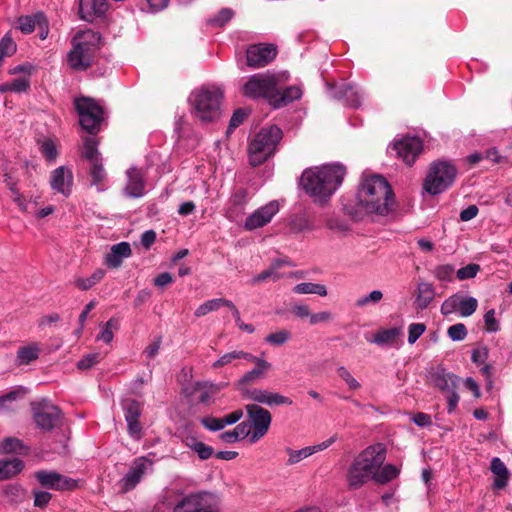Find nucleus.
Returning a JSON list of instances; mask_svg holds the SVG:
<instances>
[{
	"label": "nucleus",
	"mask_w": 512,
	"mask_h": 512,
	"mask_svg": "<svg viewBox=\"0 0 512 512\" xmlns=\"http://www.w3.org/2000/svg\"><path fill=\"white\" fill-rule=\"evenodd\" d=\"M345 175L346 168L340 163L310 167L303 171L300 185L314 203L323 206L341 186Z\"/></svg>",
	"instance_id": "1"
},
{
	"label": "nucleus",
	"mask_w": 512,
	"mask_h": 512,
	"mask_svg": "<svg viewBox=\"0 0 512 512\" xmlns=\"http://www.w3.org/2000/svg\"><path fill=\"white\" fill-rule=\"evenodd\" d=\"M356 206L367 214L388 215L394 206V194L381 175L363 174L356 192Z\"/></svg>",
	"instance_id": "2"
},
{
	"label": "nucleus",
	"mask_w": 512,
	"mask_h": 512,
	"mask_svg": "<svg viewBox=\"0 0 512 512\" xmlns=\"http://www.w3.org/2000/svg\"><path fill=\"white\" fill-rule=\"evenodd\" d=\"M386 460V447L381 444L368 446L361 451L348 468L346 479L350 489H359L369 480Z\"/></svg>",
	"instance_id": "3"
},
{
	"label": "nucleus",
	"mask_w": 512,
	"mask_h": 512,
	"mask_svg": "<svg viewBox=\"0 0 512 512\" xmlns=\"http://www.w3.org/2000/svg\"><path fill=\"white\" fill-rule=\"evenodd\" d=\"M224 92L220 87L205 85L194 89L188 98L191 114L202 123H212L221 116Z\"/></svg>",
	"instance_id": "4"
},
{
	"label": "nucleus",
	"mask_w": 512,
	"mask_h": 512,
	"mask_svg": "<svg viewBox=\"0 0 512 512\" xmlns=\"http://www.w3.org/2000/svg\"><path fill=\"white\" fill-rule=\"evenodd\" d=\"M100 40V34L91 29L78 31L71 41L72 48L67 55L69 67L76 71L88 69L100 47Z\"/></svg>",
	"instance_id": "5"
},
{
	"label": "nucleus",
	"mask_w": 512,
	"mask_h": 512,
	"mask_svg": "<svg viewBox=\"0 0 512 512\" xmlns=\"http://www.w3.org/2000/svg\"><path fill=\"white\" fill-rule=\"evenodd\" d=\"M282 138V131L276 125L262 128L249 144V161L253 166L265 162L274 152Z\"/></svg>",
	"instance_id": "6"
},
{
	"label": "nucleus",
	"mask_w": 512,
	"mask_h": 512,
	"mask_svg": "<svg viewBox=\"0 0 512 512\" xmlns=\"http://www.w3.org/2000/svg\"><path fill=\"white\" fill-rule=\"evenodd\" d=\"M457 169L449 161L431 163L423 187L430 195H438L450 188L456 178Z\"/></svg>",
	"instance_id": "7"
},
{
	"label": "nucleus",
	"mask_w": 512,
	"mask_h": 512,
	"mask_svg": "<svg viewBox=\"0 0 512 512\" xmlns=\"http://www.w3.org/2000/svg\"><path fill=\"white\" fill-rule=\"evenodd\" d=\"M284 75L265 72L254 74L242 85V93L251 99L264 98L272 106L275 87L279 86Z\"/></svg>",
	"instance_id": "8"
},
{
	"label": "nucleus",
	"mask_w": 512,
	"mask_h": 512,
	"mask_svg": "<svg viewBox=\"0 0 512 512\" xmlns=\"http://www.w3.org/2000/svg\"><path fill=\"white\" fill-rule=\"evenodd\" d=\"M75 107L79 114L80 125L88 133H96L103 121V109L93 99L81 97L75 100Z\"/></svg>",
	"instance_id": "9"
},
{
	"label": "nucleus",
	"mask_w": 512,
	"mask_h": 512,
	"mask_svg": "<svg viewBox=\"0 0 512 512\" xmlns=\"http://www.w3.org/2000/svg\"><path fill=\"white\" fill-rule=\"evenodd\" d=\"M32 414L36 426L44 431L58 427L62 418L61 410L47 399L32 403Z\"/></svg>",
	"instance_id": "10"
},
{
	"label": "nucleus",
	"mask_w": 512,
	"mask_h": 512,
	"mask_svg": "<svg viewBox=\"0 0 512 512\" xmlns=\"http://www.w3.org/2000/svg\"><path fill=\"white\" fill-rule=\"evenodd\" d=\"M154 471V461L147 456H139L132 460L127 473L121 478L123 492L133 490L142 479Z\"/></svg>",
	"instance_id": "11"
},
{
	"label": "nucleus",
	"mask_w": 512,
	"mask_h": 512,
	"mask_svg": "<svg viewBox=\"0 0 512 512\" xmlns=\"http://www.w3.org/2000/svg\"><path fill=\"white\" fill-rule=\"evenodd\" d=\"M245 409L249 423L253 428L250 443H256L267 434L272 422V416L267 409L257 404H247Z\"/></svg>",
	"instance_id": "12"
},
{
	"label": "nucleus",
	"mask_w": 512,
	"mask_h": 512,
	"mask_svg": "<svg viewBox=\"0 0 512 512\" xmlns=\"http://www.w3.org/2000/svg\"><path fill=\"white\" fill-rule=\"evenodd\" d=\"M389 149L406 165L412 166L423 151V141L417 136H403L395 139Z\"/></svg>",
	"instance_id": "13"
},
{
	"label": "nucleus",
	"mask_w": 512,
	"mask_h": 512,
	"mask_svg": "<svg viewBox=\"0 0 512 512\" xmlns=\"http://www.w3.org/2000/svg\"><path fill=\"white\" fill-rule=\"evenodd\" d=\"M279 211V201L272 200L249 214L245 219L243 227L247 231H254L262 228L269 224Z\"/></svg>",
	"instance_id": "14"
},
{
	"label": "nucleus",
	"mask_w": 512,
	"mask_h": 512,
	"mask_svg": "<svg viewBox=\"0 0 512 512\" xmlns=\"http://www.w3.org/2000/svg\"><path fill=\"white\" fill-rule=\"evenodd\" d=\"M122 409L129 436L133 440L139 441L143 436L142 425L139 421L142 413V403L135 399H125L122 402Z\"/></svg>",
	"instance_id": "15"
},
{
	"label": "nucleus",
	"mask_w": 512,
	"mask_h": 512,
	"mask_svg": "<svg viewBox=\"0 0 512 512\" xmlns=\"http://www.w3.org/2000/svg\"><path fill=\"white\" fill-rule=\"evenodd\" d=\"M217 503V498L209 492L190 494L178 502L174 512H202L205 508H211Z\"/></svg>",
	"instance_id": "16"
},
{
	"label": "nucleus",
	"mask_w": 512,
	"mask_h": 512,
	"mask_svg": "<svg viewBox=\"0 0 512 512\" xmlns=\"http://www.w3.org/2000/svg\"><path fill=\"white\" fill-rule=\"evenodd\" d=\"M34 476L41 486L57 491L73 490L78 485L77 480L66 477L56 471L39 470L35 472Z\"/></svg>",
	"instance_id": "17"
},
{
	"label": "nucleus",
	"mask_w": 512,
	"mask_h": 512,
	"mask_svg": "<svg viewBox=\"0 0 512 512\" xmlns=\"http://www.w3.org/2000/svg\"><path fill=\"white\" fill-rule=\"evenodd\" d=\"M277 54L276 46L272 44H255L246 51L247 64L251 68H260L269 64Z\"/></svg>",
	"instance_id": "18"
},
{
	"label": "nucleus",
	"mask_w": 512,
	"mask_h": 512,
	"mask_svg": "<svg viewBox=\"0 0 512 512\" xmlns=\"http://www.w3.org/2000/svg\"><path fill=\"white\" fill-rule=\"evenodd\" d=\"M328 88L331 98L342 100L352 108H358L361 105L363 91L358 86L342 83L339 85H328Z\"/></svg>",
	"instance_id": "19"
},
{
	"label": "nucleus",
	"mask_w": 512,
	"mask_h": 512,
	"mask_svg": "<svg viewBox=\"0 0 512 512\" xmlns=\"http://www.w3.org/2000/svg\"><path fill=\"white\" fill-rule=\"evenodd\" d=\"M146 173L136 166L126 171V184L123 193L128 198H141L146 194Z\"/></svg>",
	"instance_id": "20"
},
{
	"label": "nucleus",
	"mask_w": 512,
	"mask_h": 512,
	"mask_svg": "<svg viewBox=\"0 0 512 512\" xmlns=\"http://www.w3.org/2000/svg\"><path fill=\"white\" fill-rule=\"evenodd\" d=\"M49 182L55 193L61 194L65 198L72 194L74 177L70 168L66 166L57 167L51 172Z\"/></svg>",
	"instance_id": "21"
},
{
	"label": "nucleus",
	"mask_w": 512,
	"mask_h": 512,
	"mask_svg": "<svg viewBox=\"0 0 512 512\" xmlns=\"http://www.w3.org/2000/svg\"><path fill=\"white\" fill-rule=\"evenodd\" d=\"M243 396L256 403L264 404L267 406L293 404V401L289 397L265 389H248L243 392Z\"/></svg>",
	"instance_id": "22"
},
{
	"label": "nucleus",
	"mask_w": 512,
	"mask_h": 512,
	"mask_svg": "<svg viewBox=\"0 0 512 512\" xmlns=\"http://www.w3.org/2000/svg\"><path fill=\"white\" fill-rule=\"evenodd\" d=\"M250 199L251 195L247 189H235L228 200L225 216L231 221L236 220L237 216L244 213L245 207Z\"/></svg>",
	"instance_id": "23"
},
{
	"label": "nucleus",
	"mask_w": 512,
	"mask_h": 512,
	"mask_svg": "<svg viewBox=\"0 0 512 512\" xmlns=\"http://www.w3.org/2000/svg\"><path fill=\"white\" fill-rule=\"evenodd\" d=\"M337 440V436L333 435L327 440L313 446H307L299 450H293L291 448H286V452L289 456L287 460V465H295L299 463L301 460L313 455L316 452L322 451L330 447Z\"/></svg>",
	"instance_id": "24"
},
{
	"label": "nucleus",
	"mask_w": 512,
	"mask_h": 512,
	"mask_svg": "<svg viewBox=\"0 0 512 512\" xmlns=\"http://www.w3.org/2000/svg\"><path fill=\"white\" fill-rule=\"evenodd\" d=\"M108 9L107 0H80L79 15L80 18L92 22L95 18L101 17Z\"/></svg>",
	"instance_id": "25"
},
{
	"label": "nucleus",
	"mask_w": 512,
	"mask_h": 512,
	"mask_svg": "<svg viewBox=\"0 0 512 512\" xmlns=\"http://www.w3.org/2000/svg\"><path fill=\"white\" fill-rule=\"evenodd\" d=\"M132 254L130 244L128 242H120L114 244L110 251L105 255L104 263L109 268L116 269L121 266L124 259L129 258Z\"/></svg>",
	"instance_id": "26"
},
{
	"label": "nucleus",
	"mask_w": 512,
	"mask_h": 512,
	"mask_svg": "<svg viewBox=\"0 0 512 512\" xmlns=\"http://www.w3.org/2000/svg\"><path fill=\"white\" fill-rule=\"evenodd\" d=\"M253 360H247L255 364V367L246 372L239 380V385H248L255 383L257 380L263 378L265 374L271 369V364L263 358L252 355Z\"/></svg>",
	"instance_id": "27"
},
{
	"label": "nucleus",
	"mask_w": 512,
	"mask_h": 512,
	"mask_svg": "<svg viewBox=\"0 0 512 512\" xmlns=\"http://www.w3.org/2000/svg\"><path fill=\"white\" fill-rule=\"evenodd\" d=\"M302 95L303 91L299 85L287 87L282 92L278 89V86H276L274 97H272V107L275 109L284 107L295 100H299Z\"/></svg>",
	"instance_id": "28"
},
{
	"label": "nucleus",
	"mask_w": 512,
	"mask_h": 512,
	"mask_svg": "<svg viewBox=\"0 0 512 512\" xmlns=\"http://www.w3.org/2000/svg\"><path fill=\"white\" fill-rule=\"evenodd\" d=\"M459 378L453 374L446 372L444 369L437 370L433 375L435 387L440 389L444 394L456 390Z\"/></svg>",
	"instance_id": "29"
},
{
	"label": "nucleus",
	"mask_w": 512,
	"mask_h": 512,
	"mask_svg": "<svg viewBox=\"0 0 512 512\" xmlns=\"http://www.w3.org/2000/svg\"><path fill=\"white\" fill-rule=\"evenodd\" d=\"M40 354V346L36 342H31L20 347L16 353V364L18 366L28 365L38 359Z\"/></svg>",
	"instance_id": "30"
},
{
	"label": "nucleus",
	"mask_w": 512,
	"mask_h": 512,
	"mask_svg": "<svg viewBox=\"0 0 512 512\" xmlns=\"http://www.w3.org/2000/svg\"><path fill=\"white\" fill-rule=\"evenodd\" d=\"M490 468L492 473L495 475L493 487L495 489L504 488L508 483L509 477V472L504 462L500 458L494 457L491 460Z\"/></svg>",
	"instance_id": "31"
},
{
	"label": "nucleus",
	"mask_w": 512,
	"mask_h": 512,
	"mask_svg": "<svg viewBox=\"0 0 512 512\" xmlns=\"http://www.w3.org/2000/svg\"><path fill=\"white\" fill-rule=\"evenodd\" d=\"M435 295L433 286L428 282H421L417 286L416 304L418 308L425 309Z\"/></svg>",
	"instance_id": "32"
},
{
	"label": "nucleus",
	"mask_w": 512,
	"mask_h": 512,
	"mask_svg": "<svg viewBox=\"0 0 512 512\" xmlns=\"http://www.w3.org/2000/svg\"><path fill=\"white\" fill-rule=\"evenodd\" d=\"M400 473V469L393 464L381 465L374 473V481L379 484H385L395 479Z\"/></svg>",
	"instance_id": "33"
},
{
	"label": "nucleus",
	"mask_w": 512,
	"mask_h": 512,
	"mask_svg": "<svg viewBox=\"0 0 512 512\" xmlns=\"http://www.w3.org/2000/svg\"><path fill=\"white\" fill-rule=\"evenodd\" d=\"M23 469V462L18 459L0 460V480L8 479Z\"/></svg>",
	"instance_id": "34"
},
{
	"label": "nucleus",
	"mask_w": 512,
	"mask_h": 512,
	"mask_svg": "<svg viewBox=\"0 0 512 512\" xmlns=\"http://www.w3.org/2000/svg\"><path fill=\"white\" fill-rule=\"evenodd\" d=\"M401 334V329L392 327L389 329H382L375 333L372 343L379 346L392 344Z\"/></svg>",
	"instance_id": "35"
},
{
	"label": "nucleus",
	"mask_w": 512,
	"mask_h": 512,
	"mask_svg": "<svg viewBox=\"0 0 512 512\" xmlns=\"http://www.w3.org/2000/svg\"><path fill=\"white\" fill-rule=\"evenodd\" d=\"M238 359L253 360L251 353L244 352L242 350H234L223 354L220 358L213 362L212 367L214 369H218L220 367L229 365Z\"/></svg>",
	"instance_id": "36"
},
{
	"label": "nucleus",
	"mask_w": 512,
	"mask_h": 512,
	"mask_svg": "<svg viewBox=\"0 0 512 512\" xmlns=\"http://www.w3.org/2000/svg\"><path fill=\"white\" fill-rule=\"evenodd\" d=\"M90 175L92 178L91 185L97 187L98 192H103L106 187L103 185V182L106 179V172L101 161H96L91 163Z\"/></svg>",
	"instance_id": "37"
},
{
	"label": "nucleus",
	"mask_w": 512,
	"mask_h": 512,
	"mask_svg": "<svg viewBox=\"0 0 512 512\" xmlns=\"http://www.w3.org/2000/svg\"><path fill=\"white\" fill-rule=\"evenodd\" d=\"M293 292L296 294H317L319 296H326L327 289L323 284L302 282L293 287Z\"/></svg>",
	"instance_id": "38"
},
{
	"label": "nucleus",
	"mask_w": 512,
	"mask_h": 512,
	"mask_svg": "<svg viewBox=\"0 0 512 512\" xmlns=\"http://www.w3.org/2000/svg\"><path fill=\"white\" fill-rule=\"evenodd\" d=\"M30 88V78L28 76H22L20 78L14 79L11 82L4 83L0 85V92H15L21 93L25 92Z\"/></svg>",
	"instance_id": "39"
},
{
	"label": "nucleus",
	"mask_w": 512,
	"mask_h": 512,
	"mask_svg": "<svg viewBox=\"0 0 512 512\" xmlns=\"http://www.w3.org/2000/svg\"><path fill=\"white\" fill-rule=\"evenodd\" d=\"M45 22L44 15L39 13L34 16H21L18 18V29L25 34H29L34 31L36 24Z\"/></svg>",
	"instance_id": "40"
},
{
	"label": "nucleus",
	"mask_w": 512,
	"mask_h": 512,
	"mask_svg": "<svg viewBox=\"0 0 512 512\" xmlns=\"http://www.w3.org/2000/svg\"><path fill=\"white\" fill-rule=\"evenodd\" d=\"M105 274V270L99 268L96 269L89 277L76 279L75 284L80 290L86 291L99 283L104 278Z\"/></svg>",
	"instance_id": "41"
},
{
	"label": "nucleus",
	"mask_w": 512,
	"mask_h": 512,
	"mask_svg": "<svg viewBox=\"0 0 512 512\" xmlns=\"http://www.w3.org/2000/svg\"><path fill=\"white\" fill-rule=\"evenodd\" d=\"M227 302H228V300L224 299V298H215V299L208 300V301L204 302L203 304H201L195 310L194 314L196 317H203L210 312L217 311L218 309H220L223 306L226 307Z\"/></svg>",
	"instance_id": "42"
},
{
	"label": "nucleus",
	"mask_w": 512,
	"mask_h": 512,
	"mask_svg": "<svg viewBox=\"0 0 512 512\" xmlns=\"http://www.w3.org/2000/svg\"><path fill=\"white\" fill-rule=\"evenodd\" d=\"M26 389L24 387H18L13 389L12 391L6 393L3 396H0V409L9 410L12 408V403L21 399L26 394Z\"/></svg>",
	"instance_id": "43"
},
{
	"label": "nucleus",
	"mask_w": 512,
	"mask_h": 512,
	"mask_svg": "<svg viewBox=\"0 0 512 512\" xmlns=\"http://www.w3.org/2000/svg\"><path fill=\"white\" fill-rule=\"evenodd\" d=\"M459 308L458 313L461 317H469L471 316L478 307V301L476 298L471 296H461L459 295Z\"/></svg>",
	"instance_id": "44"
},
{
	"label": "nucleus",
	"mask_w": 512,
	"mask_h": 512,
	"mask_svg": "<svg viewBox=\"0 0 512 512\" xmlns=\"http://www.w3.org/2000/svg\"><path fill=\"white\" fill-rule=\"evenodd\" d=\"M97 146L98 143L94 138L87 137L84 140L83 156L90 162V164L102 160Z\"/></svg>",
	"instance_id": "45"
},
{
	"label": "nucleus",
	"mask_w": 512,
	"mask_h": 512,
	"mask_svg": "<svg viewBox=\"0 0 512 512\" xmlns=\"http://www.w3.org/2000/svg\"><path fill=\"white\" fill-rule=\"evenodd\" d=\"M118 327V321L115 318H111L105 324L101 325V330L97 335V340H101L104 343L109 344L114 338L113 329H118Z\"/></svg>",
	"instance_id": "46"
},
{
	"label": "nucleus",
	"mask_w": 512,
	"mask_h": 512,
	"mask_svg": "<svg viewBox=\"0 0 512 512\" xmlns=\"http://www.w3.org/2000/svg\"><path fill=\"white\" fill-rule=\"evenodd\" d=\"M25 448L21 440L13 437H8L0 443V453L3 454L21 453Z\"/></svg>",
	"instance_id": "47"
},
{
	"label": "nucleus",
	"mask_w": 512,
	"mask_h": 512,
	"mask_svg": "<svg viewBox=\"0 0 512 512\" xmlns=\"http://www.w3.org/2000/svg\"><path fill=\"white\" fill-rule=\"evenodd\" d=\"M234 15V12L230 8L221 9L217 15L210 18L208 23L214 27H223L226 23H228Z\"/></svg>",
	"instance_id": "48"
},
{
	"label": "nucleus",
	"mask_w": 512,
	"mask_h": 512,
	"mask_svg": "<svg viewBox=\"0 0 512 512\" xmlns=\"http://www.w3.org/2000/svg\"><path fill=\"white\" fill-rule=\"evenodd\" d=\"M291 338V333L287 330H279L268 334L265 342L273 346H281Z\"/></svg>",
	"instance_id": "49"
},
{
	"label": "nucleus",
	"mask_w": 512,
	"mask_h": 512,
	"mask_svg": "<svg viewBox=\"0 0 512 512\" xmlns=\"http://www.w3.org/2000/svg\"><path fill=\"white\" fill-rule=\"evenodd\" d=\"M455 273L454 266L451 264L439 265L434 269V276L443 282H450Z\"/></svg>",
	"instance_id": "50"
},
{
	"label": "nucleus",
	"mask_w": 512,
	"mask_h": 512,
	"mask_svg": "<svg viewBox=\"0 0 512 512\" xmlns=\"http://www.w3.org/2000/svg\"><path fill=\"white\" fill-rule=\"evenodd\" d=\"M247 115L248 113L246 109H236L231 116L226 134L230 135L237 127H239L244 122Z\"/></svg>",
	"instance_id": "51"
},
{
	"label": "nucleus",
	"mask_w": 512,
	"mask_h": 512,
	"mask_svg": "<svg viewBox=\"0 0 512 512\" xmlns=\"http://www.w3.org/2000/svg\"><path fill=\"white\" fill-rule=\"evenodd\" d=\"M383 298V293L380 290H373L368 295L358 298L355 302L357 307H365L370 304H377Z\"/></svg>",
	"instance_id": "52"
},
{
	"label": "nucleus",
	"mask_w": 512,
	"mask_h": 512,
	"mask_svg": "<svg viewBox=\"0 0 512 512\" xmlns=\"http://www.w3.org/2000/svg\"><path fill=\"white\" fill-rule=\"evenodd\" d=\"M459 294H453L452 296L448 297L441 305V313L444 316L458 313L459 308Z\"/></svg>",
	"instance_id": "53"
},
{
	"label": "nucleus",
	"mask_w": 512,
	"mask_h": 512,
	"mask_svg": "<svg viewBox=\"0 0 512 512\" xmlns=\"http://www.w3.org/2000/svg\"><path fill=\"white\" fill-rule=\"evenodd\" d=\"M480 271V266L476 263H470L465 267L457 270L456 276L459 280H466L474 278Z\"/></svg>",
	"instance_id": "54"
},
{
	"label": "nucleus",
	"mask_w": 512,
	"mask_h": 512,
	"mask_svg": "<svg viewBox=\"0 0 512 512\" xmlns=\"http://www.w3.org/2000/svg\"><path fill=\"white\" fill-rule=\"evenodd\" d=\"M447 334L453 341H462L467 336V329L464 324L457 323L448 328Z\"/></svg>",
	"instance_id": "55"
},
{
	"label": "nucleus",
	"mask_w": 512,
	"mask_h": 512,
	"mask_svg": "<svg viewBox=\"0 0 512 512\" xmlns=\"http://www.w3.org/2000/svg\"><path fill=\"white\" fill-rule=\"evenodd\" d=\"M338 376L347 384L349 389L358 390L361 385L360 383L352 376V374L343 366H340L337 369Z\"/></svg>",
	"instance_id": "56"
},
{
	"label": "nucleus",
	"mask_w": 512,
	"mask_h": 512,
	"mask_svg": "<svg viewBox=\"0 0 512 512\" xmlns=\"http://www.w3.org/2000/svg\"><path fill=\"white\" fill-rule=\"evenodd\" d=\"M426 326L423 323H412L408 328V343L414 344L425 332Z\"/></svg>",
	"instance_id": "57"
},
{
	"label": "nucleus",
	"mask_w": 512,
	"mask_h": 512,
	"mask_svg": "<svg viewBox=\"0 0 512 512\" xmlns=\"http://www.w3.org/2000/svg\"><path fill=\"white\" fill-rule=\"evenodd\" d=\"M201 424L210 431H220L225 427L222 418L205 417Z\"/></svg>",
	"instance_id": "58"
},
{
	"label": "nucleus",
	"mask_w": 512,
	"mask_h": 512,
	"mask_svg": "<svg viewBox=\"0 0 512 512\" xmlns=\"http://www.w3.org/2000/svg\"><path fill=\"white\" fill-rule=\"evenodd\" d=\"M251 425L249 423V421H243L241 423H239L234 429V433L235 435L237 436V439L238 441L239 440H242V439H245V438H248L250 440V436L252 434V431L251 430Z\"/></svg>",
	"instance_id": "59"
},
{
	"label": "nucleus",
	"mask_w": 512,
	"mask_h": 512,
	"mask_svg": "<svg viewBox=\"0 0 512 512\" xmlns=\"http://www.w3.org/2000/svg\"><path fill=\"white\" fill-rule=\"evenodd\" d=\"M40 150H41L42 154L44 155V157L49 161L54 160L57 156V150H56L55 144L51 140H47V141L43 142Z\"/></svg>",
	"instance_id": "60"
},
{
	"label": "nucleus",
	"mask_w": 512,
	"mask_h": 512,
	"mask_svg": "<svg viewBox=\"0 0 512 512\" xmlns=\"http://www.w3.org/2000/svg\"><path fill=\"white\" fill-rule=\"evenodd\" d=\"M293 229L297 232H306L313 231L315 227L309 219L300 217L294 220Z\"/></svg>",
	"instance_id": "61"
},
{
	"label": "nucleus",
	"mask_w": 512,
	"mask_h": 512,
	"mask_svg": "<svg viewBox=\"0 0 512 512\" xmlns=\"http://www.w3.org/2000/svg\"><path fill=\"white\" fill-rule=\"evenodd\" d=\"M99 354L98 353H92L88 354L85 357H83L81 360L78 361L77 367L80 370H86L91 367H93L96 363H98Z\"/></svg>",
	"instance_id": "62"
},
{
	"label": "nucleus",
	"mask_w": 512,
	"mask_h": 512,
	"mask_svg": "<svg viewBox=\"0 0 512 512\" xmlns=\"http://www.w3.org/2000/svg\"><path fill=\"white\" fill-rule=\"evenodd\" d=\"M195 453L199 456L201 460H207L209 459L213 454L212 447L206 445L203 442L195 443L194 444V450Z\"/></svg>",
	"instance_id": "63"
},
{
	"label": "nucleus",
	"mask_w": 512,
	"mask_h": 512,
	"mask_svg": "<svg viewBox=\"0 0 512 512\" xmlns=\"http://www.w3.org/2000/svg\"><path fill=\"white\" fill-rule=\"evenodd\" d=\"M484 322L489 332H497L499 330V323L495 318V310L491 309L485 313Z\"/></svg>",
	"instance_id": "64"
}]
</instances>
